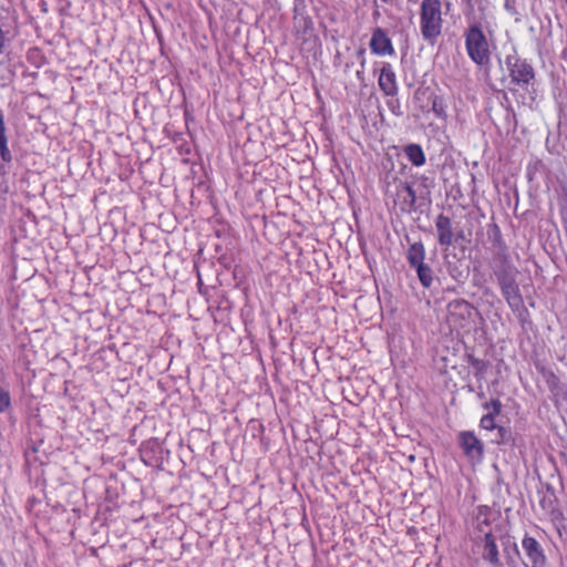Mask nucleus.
I'll use <instances>...</instances> for the list:
<instances>
[{
    "mask_svg": "<svg viewBox=\"0 0 567 567\" xmlns=\"http://www.w3.org/2000/svg\"><path fill=\"white\" fill-rule=\"evenodd\" d=\"M442 0H422L420 6V32L424 41L434 45L443 32Z\"/></svg>",
    "mask_w": 567,
    "mask_h": 567,
    "instance_id": "obj_1",
    "label": "nucleus"
},
{
    "mask_svg": "<svg viewBox=\"0 0 567 567\" xmlns=\"http://www.w3.org/2000/svg\"><path fill=\"white\" fill-rule=\"evenodd\" d=\"M465 50L468 58L477 65L484 66L491 62V47L481 22L471 23L464 31Z\"/></svg>",
    "mask_w": 567,
    "mask_h": 567,
    "instance_id": "obj_2",
    "label": "nucleus"
},
{
    "mask_svg": "<svg viewBox=\"0 0 567 567\" xmlns=\"http://www.w3.org/2000/svg\"><path fill=\"white\" fill-rule=\"evenodd\" d=\"M472 539L473 551L478 554L481 559L488 567H503L495 535H486V537H473Z\"/></svg>",
    "mask_w": 567,
    "mask_h": 567,
    "instance_id": "obj_3",
    "label": "nucleus"
},
{
    "mask_svg": "<svg viewBox=\"0 0 567 567\" xmlns=\"http://www.w3.org/2000/svg\"><path fill=\"white\" fill-rule=\"evenodd\" d=\"M495 520V514L493 509L487 505H478L472 515L471 528L473 537H486L495 535L493 523Z\"/></svg>",
    "mask_w": 567,
    "mask_h": 567,
    "instance_id": "obj_4",
    "label": "nucleus"
},
{
    "mask_svg": "<svg viewBox=\"0 0 567 567\" xmlns=\"http://www.w3.org/2000/svg\"><path fill=\"white\" fill-rule=\"evenodd\" d=\"M473 315V307L463 299L452 300L447 305V322L456 329L467 326Z\"/></svg>",
    "mask_w": 567,
    "mask_h": 567,
    "instance_id": "obj_5",
    "label": "nucleus"
},
{
    "mask_svg": "<svg viewBox=\"0 0 567 567\" xmlns=\"http://www.w3.org/2000/svg\"><path fill=\"white\" fill-rule=\"evenodd\" d=\"M511 82L526 89L535 78L533 66L526 60L516 59L513 63L507 61Z\"/></svg>",
    "mask_w": 567,
    "mask_h": 567,
    "instance_id": "obj_6",
    "label": "nucleus"
},
{
    "mask_svg": "<svg viewBox=\"0 0 567 567\" xmlns=\"http://www.w3.org/2000/svg\"><path fill=\"white\" fill-rule=\"evenodd\" d=\"M457 442L464 455L471 460H481L484 454V444L473 431H462L457 435Z\"/></svg>",
    "mask_w": 567,
    "mask_h": 567,
    "instance_id": "obj_7",
    "label": "nucleus"
},
{
    "mask_svg": "<svg viewBox=\"0 0 567 567\" xmlns=\"http://www.w3.org/2000/svg\"><path fill=\"white\" fill-rule=\"evenodd\" d=\"M416 194L412 185L408 182H399L395 185V197L393 198L394 206L403 213L412 210L415 206Z\"/></svg>",
    "mask_w": 567,
    "mask_h": 567,
    "instance_id": "obj_8",
    "label": "nucleus"
},
{
    "mask_svg": "<svg viewBox=\"0 0 567 567\" xmlns=\"http://www.w3.org/2000/svg\"><path fill=\"white\" fill-rule=\"evenodd\" d=\"M369 45L371 52L375 55L385 56L395 54L391 39L380 27L373 29Z\"/></svg>",
    "mask_w": 567,
    "mask_h": 567,
    "instance_id": "obj_9",
    "label": "nucleus"
},
{
    "mask_svg": "<svg viewBox=\"0 0 567 567\" xmlns=\"http://www.w3.org/2000/svg\"><path fill=\"white\" fill-rule=\"evenodd\" d=\"M378 84L384 95L394 96L398 94L399 87L396 74L394 72L393 66L390 63H383L380 70Z\"/></svg>",
    "mask_w": 567,
    "mask_h": 567,
    "instance_id": "obj_10",
    "label": "nucleus"
},
{
    "mask_svg": "<svg viewBox=\"0 0 567 567\" xmlns=\"http://www.w3.org/2000/svg\"><path fill=\"white\" fill-rule=\"evenodd\" d=\"M435 229L440 246L449 248L453 245L454 233L452 220L449 216L444 214L437 215L435 218Z\"/></svg>",
    "mask_w": 567,
    "mask_h": 567,
    "instance_id": "obj_11",
    "label": "nucleus"
},
{
    "mask_svg": "<svg viewBox=\"0 0 567 567\" xmlns=\"http://www.w3.org/2000/svg\"><path fill=\"white\" fill-rule=\"evenodd\" d=\"M483 409L487 411L480 420V426L486 431L496 430V417L501 415L503 404L499 399H491L483 404Z\"/></svg>",
    "mask_w": 567,
    "mask_h": 567,
    "instance_id": "obj_12",
    "label": "nucleus"
},
{
    "mask_svg": "<svg viewBox=\"0 0 567 567\" xmlns=\"http://www.w3.org/2000/svg\"><path fill=\"white\" fill-rule=\"evenodd\" d=\"M522 546L526 556L533 564V567H539L544 565L546 560L544 550L540 544L534 537L525 535V537L522 540Z\"/></svg>",
    "mask_w": 567,
    "mask_h": 567,
    "instance_id": "obj_13",
    "label": "nucleus"
},
{
    "mask_svg": "<svg viewBox=\"0 0 567 567\" xmlns=\"http://www.w3.org/2000/svg\"><path fill=\"white\" fill-rule=\"evenodd\" d=\"M501 290L502 295L506 299L508 306L511 308H518L523 303V298L519 292V288L517 284L511 279V280H502L501 282Z\"/></svg>",
    "mask_w": 567,
    "mask_h": 567,
    "instance_id": "obj_14",
    "label": "nucleus"
},
{
    "mask_svg": "<svg viewBox=\"0 0 567 567\" xmlns=\"http://www.w3.org/2000/svg\"><path fill=\"white\" fill-rule=\"evenodd\" d=\"M404 155L414 166H422L426 162L425 153L421 145L411 143L404 150Z\"/></svg>",
    "mask_w": 567,
    "mask_h": 567,
    "instance_id": "obj_15",
    "label": "nucleus"
},
{
    "mask_svg": "<svg viewBox=\"0 0 567 567\" xmlns=\"http://www.w3.org/2000/svg\"><path fill=\"white\" fill-rule=\"evenodd\" d=\"M465 361L473 368V374L477 380L485 378V374L489 368L488 361L476 358L473 353H466Z\"/></svg>",
    "mask_w": 567,
    "mask_h": 567,
    "instance_id": "obj_16",
    "label": "nucleus"
},
{
    "mask_svg": "<svg viewBox=\"0 0 567 567\" xmlns=\"http://www.w3.org/2000/svg\"><path fill=\"white\" fill-rule=\"evenodd\" d=\"M0 157L3 162L10 163L12 161V154L8 146L7 128L4 124L3 112L0 109Z\"/></svg>",
    "mask_w": 567,
    "mask_h": 567,
    "instance_id": "obj_17",
    "label": "nucleus"
},
{
    "mask_svg": "<svg viewBox=\"0 0 567 567\" xmlns=\"http://www.w3.org/2000/svg\"><path fill=\"white\" fill-rule=\"evenodd\" d=\"M425 248L422 243H414L408 249V261L412 268L424 264Z\"/></svg>",
    "mask_w": 567,
    "mask_h": 567,
    "instance_id": "obj_18",
    "label": "nucleus"
},
{
    "mask_svg": "<svg viewBox=\"0 0 567 567\" xmlns=\"http://www.w3.org/2000/svg\"><path fill=\"white\" fill-rule=\"evenodd\" d=\"M461 2L464 7V14L467 19L473 17L475 11H478L484 16L489 4L488 0H461Z\"/></svg>",
    "mask_w": 567,
    "mask_h": 567,
    "instance_id": "obj_19",
    "label": "nucleus"
},
{
    "mask_svg": "<svg viewBox=\"0 0 567 567\" xmlns=\"http://www.w3.org/2000/svg\"><path fill=\"white\" fill-rule=\"evenodd\" d=\"M417 274V278L424 288H430L433 282L432 269L426 265L422 264L414 267Z\"/></svg>",
    "mask_w": 567,
    "mask_h": 567,
    "instance_id": "obj_20",
    "label": "nucleus"
},
{
    "mask_svg": "<svg viewBox=\"0 0 567 567\" xmlns=\"http://www.w3.org/2000/svg\"><path fill=\"white\" fill-rule=\"evenodd\" d=\"M11 404V396L8 390L0 385V413L4 412Z\"/></svg>",
    "mask_w": 567,
    "mask_h": 567,
    "instance_id": "obj_21",
    "label": "nucleus"
},
{
    "mask_svg": "<svg viewBox=\"0 0 567 567\" xmlns=\"http://www.w3.org/2000/svg\"><path fill=\"white\" fill-rule=\"evenodd\" d=\"M358 56L360 58V63H361V70H358L357 71V78L358 80L360 81H363L364 80V65H365V49L361 48L358 50Z\"/></svg>",
    "mask_w": 567,
    "mask_h": 567,
    "instance_id": "obj_22",
    "label": "nucleus"
},
{
    "mask_svg": "<svg viewBox=\"0 0 567 567\" xmlns=\"http://www.w3.org/2000/svg\"><path fill=\"white\" fill-rule=\"evenodd\" d=\"M496 430L498 431V433L503 436V434L505 433V427L504 426H497Z\"/></svg>",
    "mask_w": 567,
    "mask_h": 567,
    "instance_id": "obj_23",
    "label": "nucleus"
},
{
    "mask_svg": "<svg viewBox=\"0 0 567 567\" xmlns=\"http://www.w3.org/2000/svg\"><path fill=\"white\" fill-rule=\"evenodd\" d=\"M38 52H39L38 49H32V50L29 51L28 56L30 58L31 54L38 53Z\"/></svg>",
    "mask_w": 567,
    "mask_h": 567,
    "instance_id": "obj_24",
    "label": "nucleus"
},
{
    "mask_svg": "<svg viewBox=\"0 0 567 567\" xmlns=\"http://www.w3.org/2000/svg\"><path fill=\"white\" fill-rule=\"evenodd\" d=\"M514 549H515V551L518 554V548H517V545H516V544H514Z\"/></svg>",
    "mask_w": 567,
    "mask_h": 567,
    "instance_id": "obj_25",
    "label": "nucleus"
},
{
    "mask_svg": "<svg viewBox=\"0 0 567 567\" xmlns=\"http://www.w3.org/2000/svg\"><path fill=\"white\" fill-rule=\"evenodd\" d=\"M565 1H566V4H567V0H565Z\"/></svg>",
    "mask_w": 567,
    "mask_h": 567,
    "instance_id": "obj_26",
    "label": "nucleus"
}]
</instances>
